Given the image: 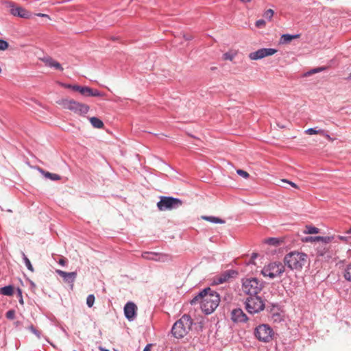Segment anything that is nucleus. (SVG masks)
<instances>
[{
	"mask_svg": "<svg viewBox=\"0 0 351 351\" xmlns=\"http://www.w3.org/2000/svg\"><path fill=\"white\" fill-rule=\"evenodd\" d=\"M308 255L299 251H291L287 253L283 258L285 267L291 271H300L308 263Z\"/></svg>",
	"mask_w": 351,
	"mask_h": 351,
	"instance_id": "f257e3e1",
	"label": "nucleus"
},
{
	"mask_svg": "<svg viewBox=\"0 0 351 351\" xmlns=\"http://www.w3.org/2000/svg\"><path fill=\"white\" fill-rule=\"evenodd\" d=\"M193 320L189 315H183L173 325L171 332L176 339H182L191 330Z\"/></svg>",
	"mask_w": 351,
	"mask_h": 351,
	"instance_id": "f03ea898",
	"label": "nucleus"
},
{
	"mask_svg": "<svg viewBox=\"0 0 351 351\" xmlns=\"http://www.w3.org/2000/svg\"><path fill=\"white\" fill-rule=\"evenodd\" d=\"M219 302V294L210 289V291H208L204 297L201 309L206 315H209L217 308Z\"/></svg>",
	"mask_w": 351,
	"mask_h": 351,
	"instance_id": "7ed1b4c3",
	"label": "nucleus"
},
{
	"mask_svg": "<svg viewBox=\"0 0 351 351\" xmlns=\"http://www.w3.org/2000/svg\"><path fill=\"white\" fill-rule=\"evenodd\" d=\"M58 104L64 108L68 109L79 114H85L89 110V106L73 99H62Z\"/></svg>",
	"mask_w": 351,
	"mask_h": 351,
	"instance_id": "20e7f679",
	"label": "nucleus"
},
{
	"mask_svg": "<svg viewBox=\"0 0 351 351\" xmlns=\"http://www.w3.org/2000/svg\"><path fill=\"white\" fill-rule=\"evenodd\" d=\"M263 287V282L256 278H250L243 280V291L249 296L257 295Z\"/></svg>",
	"mask_w": 351,
	"mask_h": 351,
	"instance_id": "39448f33",
	"label": "nucleus"
},
{
	"mask_svg": "<svg viewBox=\"0 0 351 351\" xmlns=\"http://www.w3.org/2000/svg\"><path fill=\"white\" fill-rule=\"evenodd\" d=\"M245 307L250 314L258 313L265 308L263 299L258 295L248 296L245 301Z\"/></svg>",
	"mask_w": 351,
	"mask_h": 351,
	"instance_id": "423d86ee",
	"label": "nucleus"
},
{
	"mask_svg": "<svg viewBox=\"0 0 351 351\" xmlns=\"http://www.w3.org/2000/svg\"><path fill=\"white\" fill-rule=\"evenodd\" d=\"M285 271V267L280 262H272L267 265H265L261 273L264 276L269 277L274 279L277 277H280Z\"/></svg>",
	"mask_w": 351,
	"mask_h": 351,
	"instance_id": "0eeeda50",
	"label": "nucleus"
},
{
	"mask_svg": "<svg viewBox=\"0 0 351 351\" xmlns=\"http://www.w3.org/2000/svg\"><path fill=\"white\" fill-rule=\"evenodd\" d=\"M182 201L177 197L171 196H161L157 203V207L160 210H170L181 206Z\"/></svg>",
	"mask_w": 351,
	"mask_h": 351,
	"instance_id": "6e6552de",
	"label": "nucleus"
},
{
	"mask_svg": "<svg viewBox=\"0 0 351 351\" xmlns=\"http://www.w3.org/2000/svg\"><path fill=\"white\" fill-rule=\"evenodd\" d=\"M273 335V329L268 324H261L254 330V336L260 341L269 342L272 339Z\"/></svg>",
	"mask_w": 351,
	"mask_h": 351,
	"instance_id": "1a4fd4ad",
	"label": "nucleus"
},
{
	"mask_svg": "<svg viewBox=\"0 0 351 351\" xmlns=\"http://www.w3.org/2000/svg\"><path fill=\"white\" fill-rule=\"evenodd\" d=\"M277 52V50L272 48H261L254 52H252L249 54V58L252 60H257L262 59L267 56L274 55Z\"/></svg>",
	"mask_w": 351,
	"mask_h": 351,
	"instance_id": "9d476101",
	"label": "nucleus"
},
{
	"mask_svg": "<svg viewBox=\"0 0 351 351\" xmlns=\"http://www.w3.org/2000/svg\"><path fill=\"white\" fill-rule=\"evenodd\" d=\"M10 14L14 16L23 19H29L32 16L31 12L21 6H16L13 3H8Z\"/></svg>",
	"mask_w": 351,
	"mask_h": 351,
	"instance_id": "9b49d317",
	"label": "nucleus"
},
{
	"mask_svg": "<svg viewBox=\"0 0 351 351\" xmlns=\"http://www.w3.org/2000/svg\"><path fill=\"white\" fill-rule=\"evenodd\" d=\"M231 319L234 323H245L248 317L241 308H237L231 311Z\"/></svg>",
	"mask_w": 351,
	"mask_h": 351,
	"instance_id": "f8f14e48",
	"label": "nucleus"
},
{
	"mask_svg": "<svg viewBox=\"0 0 351 351\" xmlns=\"http://www.w3.org/2000/svg\"><path fill=\"white\" fill-rule=\"evenodd\" d=\"M238 272L234 269H228L223 272L220 276H217L214 282L216 285L222 284L227 282L229 279L234 278L237 276Z\"/></svg>",
	"mask_w": 351,
	"mask_h": 351,
	"instance_id": "ddd939ff",
	"label": "nucleus"
},
{
	"mask_svg": "<svg viewBox=\"0 0 351 351\" xmlns=\"http://www.w3.org/2000/svg\"><path fill=\"white\" fill-rule=\"evenodd\" d=\"M137 307L136 304L132 302H128L124 306V314L125 317L129 321H133L136 316Z\"/></svg>",
	"mask_w": 351,
	"mask_h": 351,
	"instance_id": "4468645a",
	"label": "nucleus"
},
{
	"mask_svg": "<svg viewBox=\"0 0 351 351\" xmlns=\"http://www.w3.org/2000/svg\"><path fill=\"white\" fill-rule=\"evenodd\" d=\"M167 255L153 252H144L142 253V257L149 261L164 262L167 259Z\"/></svg>",
	"mask_w": 351,
	"mask_h": 351,
	"instance_id": "2eb2a0df",
	"label": "nucleus"
},
{
	"mask_svg": "<svg viewBox=\"0 0 351 351\" xmlns=\"http://www.w3.org/2000/svg\"><path fill=\"white\" fill-rule=\"evenodd\" d=\"M56 273L60 276H61L66 282L70 283L72 285L77 278V272L76 271L66 272V271L58 269V270H56Z\"/></svg>",
	"mask_w": 351,
	"mask_h": 351,
	"instance_id": "dca6fc26",
	"label": "nucleus"
},
{
	"mask_svg": "<svg viewBox=\"0 0 351 351\" xmlns=\"http://www.w3.org/2000/svg\"><path fill=\"white\" fill-rule=\"evenodd\" d=\"M208 291H210V287H206L202 291H200L190 301V304L191 305H195L197 304H200V306L202 304V301L204 300V297L205 294L208 293Z\"/></svg>",
	"mask_w": 351,
	"mask_h": 351,
	"instance_id": "f3484780",
	"label": "nucleus"
},
{
	"mask_svg": "<svg viewBox=\"0 0 351 351\" xmlns=\"http://www.w3.org/2000/svg\"><path fill=\"white\" fill-rule=\"evenodd\" d=\"M300 36L299 34H282L280 39V43L281 44H287L290 43L293 39L297 38Z\"/></svg>",
	"mask_w": 351,
	"mask_h": 351,
	"instance_id": "a211bd4d",
	"label": "nucleus"
},
{
	"mask_svg": "<svg viewBox=\"0 0 351 351\" xmlns=\"http://www.w3.org/2000/svg\"><path fill=\"white\" fill-rule=\"evenodd\" d=\"M39 171L44 176L45 178L53 181L60 180V176L58 174L45 171L43 169L39 168Z\"/></svg>",
	"mask_w": 351,
	"mask_h": 351,
	"instance_id": "6ab92c4d",
	"label": "nucleus"
},
{
	"mask_svg": "<svg viewBox=\"0 0 351 351\" xmlns=\"http://www.w3.org/2000/svg\"><path fill=\"white\" fill-rule=\"evenodd\" d=\"M14 293V287L12 285H8L0 289V294L6 296H11Z\"/></svg>",
	"mask_w": 351,
	"mask_h": 351,
	"instance_id": "aec40b11",
	"label": "nucleus"
},
{
	"mask_svg": "<svg viewBox=\"0 0 351 351\" xmlns=\"http://www.w3.org/2000/svg\"><path fill=\"white\" fill-rule=\"evenodd\" d=\"M202 219L213 223L222 224L225 223L224 220L215 216H203Z\"/></svg>",
	"mask_w": 351,
	"mask_h": 351,
	"instance_id": "412c9836",
	"label": "nucleus"
},
{
	"mask_svg": "<svg viewBox=\"0 0 351 351\" xmlns=\"http://www.w3.org/2000/svg\"><path fill=\"white\" fill-rule=\"evenodd\" d=\"M90 122L92 124V125L95 128L100 129L104 126V123L102 122V121L96 117H91L90 119Z\"/></svg>",
	"mask_w": 351,
	"mask_h": 351,
	"instance_id": "4be33fe9",
	"label": "nucleus"
},
{
	"mask_svg": "<svg viewBox=\"0 0 351 351\" xmlns=\"http://www.w3.org/2000/svg\"><path fill=\"white\" fill-rule=\"evenodd\" d=\"M265 243L269 245L277 247L282 243V240L276 237H270L265 240Z\"/></svg>",
	"mask_w": 351,
	"mask_h": 351,
	"instance_id": "5701e85b",
	"label": "nucleus"
},
{
	"mask_svg": "<svg viewBox=\"0 0 351 351\" xmlns=\"http://www.w3.org/2000/svg\"><path fill=\"white\" fill-rule=\"evenodd\" d=\"M326 69V66H319V67L313 68V69L309 70L308 71L304 73V76L308 77L313 74H315V73L324 71Z\"/></svg>",
	"mask_w": 351,
	"mask_h": 351,
	"instance_id": "b1692460",
	"label": "nucleus"
},
{
	"mask_svg": "<svg viewBox=\"0 0 351 351\" xmlns=\"http://www.w3.org/2000/svg\"><path fill=\"white\" fill-rule=\"evenodd\" d=\"M315 238L317 239V241H321L322 243L324 245H327L331 241L334 239L333 237H321V236H315Z\"/></svg>",
	"mask_w": 351,
	"mask_h": 351,
	"instance_id": "393cba45",
	"label": "nucleus"
},
{
	"mask_svg": "<svg viewBox=\"0 0 351 351\" xmlns=\"http://www.w3.org/2000/svg\"><path fill=\"white\" fill-rule=\"evenodd\" d=\"M304 232L308 234H317L319 232V229L315 226H306Z\"/></svg>",
	"mask_w": 351,
	"mask_h": 351,
	"instance_id": "a878e982",
	"label": "nucleus"
},
{
	"mask_svg": "<svg viewBox=\"0 0 351 351\" xmlns=\"http://www.w3.org/2000/svg\"><path fill=\"white\" fill-rule=\"evenodd\" d=\"M41 60L45 64L46 66L53 68L56 60L49 56H46L41 58Z\"/></svg>",
	"mask_w": 351,
	"mask_h": 351,
	"instance_id": "bb28decb",
	"label": "nucleus"
},
{
	"mask_svg": "<svg viewBox=\"0 0 351 351\" xmlns=\"http://www.w3.org/2000/svg\"><path fill=\"white\" fill-rule=\"evenodd\" d=\"M21 254H22V257H23L24 263H25V266L27 267V268L29 271H34V268H33V266H32L29 259L27 257V256L25 254V253L23 252H21Z\"/></svg>",
	"mask_w": 351,
	"mask_h": 351,
	"instance_id": "cd10ccee",
	"label": "nucleus"
},
{
	"mask_svg": "<svg viewBox=\"0 0 351 351\" xmlns=\"http://www.w3.org/2000/svg\"><path fill=\"white\" fill-rule=\"evenodd\" d=\"M320 256H326L327 257H329L330 256V254H329V252H328V245H324L323 247H318V250H317Z\"/></svg>",
	"mask_w": 351,
	"mask_h": 351,
	"instance_id": "c85d7f7f",
	"label": "nucleus"
},
{
	"mask_svg": "<svg viewBox=\"0 0 351 351\" xmlns=\"http://www.w3.org/2000/svg\"><path fill=\"white\" fill-rule=\"evenodd\" d=\"M305 133L309 135H313L317 134H322L324 133V130L321 129L317 130V128H311L305 130Z\"/></svg>",
	"mask_w": 351,
	"mask_h": 351,
	"instance_id": "c756f323",
	"label": "nucleus"
},
{
	"mask_svg": "<svg viewBox=\"0 0 351 351\" xmlns=\"http://www.w3.org/2000/svg\"><path fill=\"white\" fill-rule=\"evenodd\" d=\"M343 276L346 280L351 282V263L346 266Z\"/></svg>",
	"mask_w": 351,
	"mask_h": 351,
	"instance_id": "7c9ffc66",
	"label": "nucleus"
},
{
	"mask_svg": "<svg viewBox=\"0 0 351 351\" xmlns=\"http://www.w3.org/2000/svg\"><path fill=\"white\" fill-rule=\"evenodd\" d=\"M91 88L88 86H81V88L80 90V93L82 95L86 96V97H90V93Z\"/></svg>",
	"mask_w": 351,
	"mask_h": 351,
	"instance_id": "2f4dec72",
	"label": "nucleus"
},
{
	"mask_svg": "<svg viewBox=\"0 0 351 351\" xmlns=\"http://www.w3.org/2000/svg\"><path fill=\"white\" fill-rule=\"evenodd\" d=\"M95 295L93 294H90L88 295L86 298V304L88 307H92L95 302Z\"/></svg>",
	"mask_w": 351,
	"mask_h": 351,
	"instance_id": "473e14b6",
	"label": "nucleus"
},
{
	"mask_svg": "<svg viewBox=\"0 0 351 351\" xmlns=\"http://www.w3.org/2000/svg\"><path fill=\"white\" fill-rule=\"evenodd\" d=\"M274 12L273 10L268 9L264 12L263 16L268 20H271L272 16H274Z\"/></svg>",
	"mask_w": 351,
	"mask_h": 351,
	"instance_id": "72a5a7b5",
	"label": "nucleus"
},
{
	"mask_svg": "<svg viewBox=\"0 0 351 351\" xmlns=\"http://www.w3.org/2000/svg\"><path fill=\"white\" fill-rule=\"evenodd\" d=\"M5 317L8 319H14L15 318V311L14 309L9 310L8 311H7Z\"/></svg>",
	"mask_w": 351,
	"mask_h": 351,
	"instance_id": "f704fd0d",
	"label": "nucleus"
},
{
	"mask_svg": "<svg viewBox=\"0 0 351 351\" xmlns=\"http://www.w3.org/2000/svg\"><path fill=\"white\" fill-rule=\"evenodd\" d=\"M103 96V93L98 90L97 89L91 88L90 93V97H101Z\"/></svg>",
	"mask_w": 351,
	"mask_h": 351,
	"instance_id": "c9c22d12",
	"label": "nucleus"
},
{
	"mask_svg": "<svg viewBox=\"0 0 351 351\" xmlns=\"http://www.w3.org/2000/svg\"><path fill=\"white\" fill-rule=\"evenodd\" d=\"M9 44L7 41L0 38V50L4 51L8 49Z\"/></svg>",
	"mask_w": 351,
	"mask_h": 351,
	"instance_id": "e433bc0d",
	"label": "nucleus"
},
{
	"mask_svg": "<svg viewBox=\"0 0 351 351\" xmlns=\"http://www.w3.org/2000/svg\"><path fill=\"white\" fill-rule=\"evenodd\" d=\"M237 173L238 175H239L240 176H241L244 178H247L250 176L249 173L243 169H238L237 171Z\"/></svg>",
	"mask_w": 351,
	"mask_h": 351,
	"instance_id": "4c0bfd02",
	"label": "nucleus"
},
{
	"mask_svg": "<svg viewBox=\"0 0 351 351\" xmlns=\"http://www.w3.org/2000/svg\"><path fill=\"white\" fill-rule=\"evenodd\" d=\"M17 295L19 298V303L23 304V299L22 296V291L21 289H17Z\"/></svg>",
	"mask_w": 351,
	"mask_h": 351,
	"instance_id": "58836bf2",
	"label": "nucleus"
},
{
	"mask_svg": "<svg viewBox=\"0 0 351 351\" xmlns=\"http://www.w3.org/2000/svg\"><path fill=\"white\" fill-rule=\"evenodd\" d=\"M265 21L263 19H259L256 21V26L257 27H262L263 25H265Z\"/></svg>",
	"mask_w": 351,
	"mask_h": 351,
	"instance_id": "ea45409f",
	"label": "nucleus"
},
{
	"mask_svg": "<svg viewBox=\"0 0 351 351\" xmlns=\"http://www.w3.org/2000/svg\"><path fill=\"white\" fill-rule=\"evenodd\" d=\"M29 329L32 333L35 334L37 337H40V332L34 327V326H30L29 327Z\"/></svg>",
	"mask_w": 351,
	"mask_h": 351,
	"instance_id": "a19ab883",
	"label": "nucleus"
},
{
	"mask_svg": "<svg viewBox=\"0 0 351 351\" xmlns=\"http://www.w3.org/2000/svg\"><path fill=\"white\" fill-rule=\"evenodd\" d=\"M223 59L224 60H232L233 59V55L230 53H225L223 54Z\"/></svg>",
	"mask_w": 351,
	"mask_h": 351,
	"instance_id": "79ce46f5",
	"label": "nucleus"
},
{
	"mask_svg": "<svg viewBox=\"0 0 351 351\" xmlns=\"http://www.w3.org/2000/svg\"><path fill=\"white\" fill-rule=\"evenodd\" d=\"M53 68H54L58 71H63V68H62V65L57 61H56L55 64H53Z\"/></svg>",
	"mask_w": 351,
	"mask_h": 351,
	"instance_id": "37998d69",
	"label": "nucleus"
},
{
	"mask_svg": "<svg viewBox=\"0 0 351 351\" xmlns=\"http://www.w3.org/2000/svg\"><path fill=\"white\" fill-rule=\"evenodd\" d=\"M282 182H286V183H287V184H290L291 186H293V187H294V188H295V189H297V188H298V186H297V184H296L295 183H294V182H291V181H289V180H288L282 179Z\"/></svg>",
	"mask_w": 351,
	"mask_h": 351,
	"instance_id": "c03bdc74",
	"label": "nucleus"
},
{
	"mask_svg": "<svg viewBox=\"0 0 351 351\" xmlns=\"http://www.w3.org/2000/svg\"><path fill=\"white\" fill-rule=\"evenodd\" d=\"M304 241L308 242V241H317V239L315 238V237L308 236L305 237Z\"/></svg>",
	"mask_w": 351,
	"mask_h": 351,
	"instance_id": "a18cd8bd",
	"label": "nucleus"
},
{
	"mask_svg": "<svg viewBox=\"0 0 351 351\" xmlns=\"http://www.w3.org/2000/svg\"><path fill=\"white\" fill-rule=\"evenodd\" d=\"M82 86H79L77 84H73L71 87V90L74 91H78L80 93V90Z\"/></svg>",
	"mask_w": 351,
	"mask_h": 351,
	"instance_id": "49530a36",
	"label": "nucleus"
},
{
	"mask_svg": "<svg viewBox=\"0 0 351 351\" xmlns=\"http://www.w3.org/2000/svg\"><path fill=\"white\" fill-rule=\"evenodd\" d=\"M60 86L63 88H69V89H71V87H72V85L73 84H66V83H60Z\"/></svg>",
	"mask_w": 351,
	"mask_h": 351,
	"instance_id": "de8ad7c7",
	"label": "nucleus"
},
{
	"mask_svg": "<svg viewBox=\"0 0 351 351\" xmlns=\"http://www.w3.org/2000/svg\"><path fill=\"white\" fill-rule=\"evenodd\" d=\"M34 15L40 16V17H45V18L49 19V16L46 14L38 13V14H35Z\"/></svg>",
	"mask_w": 351,
	"mask_h": 351,
	"instance_id": "09e8293b",
	"label": "nucleus"
},
{
	"mask_svg": "<svg viewBox=\"0 0 351 351\" xmlns=\"http://www.w3.org/2000/svg\"><path fill=\"white\" fill-rule=\"evenodd\" d=\"M65 263H66V261L64 259H62V258L60 259L59 264H60L61 265H64Z\"/></svg>",
	"mask_w": 351,
	"mask_h": 351,
	"instance_id": "8fccbe9b",
	"label": "nucleus"
},
{
	"mask_svg": "<svg viewBox=\"0 0 351 351\" xmlns=\"http://www.w3.org/2000/svg\"><path fill=\"white\" fill-rule=\"evenodd\" d=\"M150 344H147L145 348H144L143 351H149V347H150Z\"/></svg>",
	"mask_w": 351,
	"mask_h": 351,
	"instance_id": "3c124183",
	"label": "nucleus"
},
{
	"mask_svg": "<svg viewBox=\"0 0 351 351\" xmlns=\"http://www.w3.org/2000/svg\"><path fill=\"white\" fill-rule=\"evenodd\" d=\"M257 256H258V255H257V254H256V253H253V254H252V258L254 259V258H256L257 257Z\"/></svg>",
	"mask_w": 351,
	"mask_h": 351,
	"instance_id": "603ef678",
	"label": "nucleus"
},
{
	"mask_svg": "<svg viewBox=\"0 0 351 351\" xmlns=\"http://www.w3.org/2000/svg\"><path fill=\"white\" fill-rule=\"evenodd\" d=\"M99 350L101 351H110L108 349H106V348H102V347H99Z\"/></svg>",
	"mask_w": 351,
	"mask_h": 351,
	"instance_id": "864d4df0",
	"label": "nucleus"
},
{
	"mask_svg": "<svg viewBox=\"0 0 351 351\" xmlns=\"http://www.w3.org/2000/svg\"><path fill=\"white\" fill-rule=\"evenodd\" d=\"M348 234H351V228L349 229V230L348 231Z\"/></svg>",
	"mask_w": 351,
	"mask_h": 351,
	"instance_id": "5fc2aeb1",
	"label": "nucleus"
},
{
	"mask_svg": "<svg viewBox=\"0 0 351 351\" xmlns=\"http://www.w3.org/2000/svg\"><path fill=\"white\" fill-rule=\"evenodd\" d=\"M350 77H351V72H350Z\"/></svg>",
	"mask_w": 351,
	"mask_h": 351,
	"instance_id": "6e6d98bb",
	"label": "nucleus"
}]
</instances>
